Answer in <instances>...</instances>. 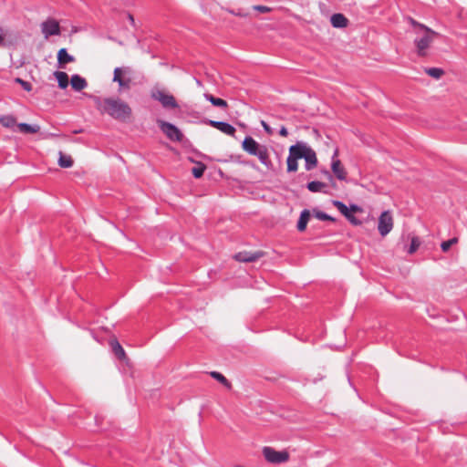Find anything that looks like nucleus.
<instances>
[{"label":"nucleus","mask_w":467,"mask_h":467,"mask_svg":"<svg viewBox=\"0 0 467 467\" xmlns=\"http://www.w3.org/2000/svg\"><path fill=\"white\" fill-rule=\"evenodd\" d=\"M326 221L335 222L336 220H335V218H333L332 216L327 214V218Z\"/></svg>","instance_id":"58836bf2"},{"label":"nucleus","mask_w":467,"mask_h":467,"mask_svg":"<svg viewBox=\"0 0 467 467\" xmlns=\"http://www.w3.org/2000/svg\"><path fill=\"white\" fill-rule=\"evenodd\" d=\"M150 98L156 101H159L166 109H174L179 108V104L177 103L174 96L158 85H155L150 89Z\"/></svg>","instance_id":"20e7f679"},{"label":"nucleus","mask_w":467,"mask_h":467,"mask_svg":"<svg viewBox=\"0 0 467 467\" xmlns=\"http://www.w3.org/2000/svg\"><path fill=\"white\" fill-rule=\"evenodd\" d=\"M210 375H211L212 378H213L214 379L218 380L220 383H222L226 388L230 389L232 387V385L229 382V380L223 374H221L220 372L212 371L210 373Z\"/></svg>","instance_id":"bb28decb"},{"label":"nucleus","mask_w":467,"mask_h":467,"mask_svg":"<svg viewBox=\"0 0 467 467\" xmlns=\"http://www.w3.org/2000/svg\"><path fill=\"white\" fill-rule=\"evenodd\" d=\"M393 228V218L389 211L383 212L379 218L378 230L382 236L387 235Z\"/></svg>","instance_id":"1a4fd4ad"},{"label":"nucleus","mask_w":467,"mask_h":467,"mask_svg":"<svg viewBox=\"0 0 467 467\" xmlns=\"http://www.w3.org/2000/svg\"><path fill=\"white\" fill-rule=\"evenodd\" d=\"M4 38L3 36L0 35V44L3 42Z\"/></svg>","instance_id":"a19ab883"},{"label":"nucleus","mask_w":467,"mask_h":467,"mask_svg":"<svg viewBox=\"0 0 467 467\" xmlns=\"http://www.w3.org/2000/svg\"><path fill=\"white\" fill-rule=\"evenodd\" d=\"M0 124L5 128H14L16 125V119L12 115H1Z\"/></svg>","instance_id":"b1692460"},{"label":"nucleus","mask_w":467,"mask_h":467,"mask_svg":"<svg viewBox=\"0 0 467 467\" xmlns=\"http://www.w3.org/2000/svg\"><path fill=\"white\" fill-rule=\"evenodd\" d=\"M408 21L413 27V33L415 35L413 43L415 45L417 54L420 57H426L431 43L436 37L440 36V34L427 26L419 23L412 17H409Z\"/></svg>","instance_id":"f03ea898"},{"label":"nucleus","mask_w":467,"mask_h":467,"mask_svg":"<svg viewBox=\"0 0 467 467\" xmlns=\"http://www.w3.org/2000/svg\"><path fill=\"white\" fill-rule=\"evenodd\" d=\"M313 213L317 219L322 220V221H325L327 218V214L326 213L316 210V209L313 210Z\"/></svg>","instance_id":"72a5a7b5"},{"label":"nucleus","mask_w":467,"mask_h":467,"mask_svg":"<svg viewBox=\"0 0 467 467\" xmlns=\"http://www.w3.org/2000/svg\"><path fill=\"white\" fill-rule=\"evenodd\" d=\"M70 84L72 88L76 91H80L88 86L87 80L78 74L71 77Z\"/></svg>","instance_id":"f3484780"},{"label":"nucleus","mask_w":467,"mask_h":467,"mask_svg":"<svg viewBox=\"0 0 467 467\" xmlns=\"http://www.w3.org/2000/svg\"><path fill=\"white\" fill-rule=\"evenodd\" d=\"M58 165L62 168H70L73 166V160L71 156L59 152Z\"/></svg>","instance_id":"393cba45"},{"label":"nucleus","mask_w":467,"mask_h":467,"mask_svg":"<svg viewBox=\"0 0 467 467\" xmlns=\"http://www.w3.org/2000/svg\"><path fill=\"white\" fill-rule=\"evenodd\" d=\"M309 149L310 146L306 142L297 141L296 144L290 146L288 155L296 160L304 159Z\"/></svg>","instance_id":"f8f14e48"},{"label":"nucleus","mask_w":467,"mask_h":467,"mask_svg":"<svg viewBox=\"0 0 467 467\" xmlns=\"http://www.w3.org/2000/svg\"><path fill=\"white\" fill-rule=\"evenodd\" d=\"M18 130L23 133L35 134L39 131L40 128L37 125H30L27 123L17 124Z\"/></svg>","instance_id":"5701e85b"},{"label":"nucleus","mask_w":467,"mask_h":467,"mask_svg":"<svg viewBox=\"0 0 467 467\" xmlns=\"http://www.w3.org/2000/svg\"><path fill=\"white\" fill-rule=\"evenodd\" d=\"M131 69L129 67H116L113 72V81L119 85V90H129L131 87Z\"/></svg>","instance_id":"423d86ee"},{"label":"nucleus","mask_w":467,"mask_h":467,"mask_svg":"<svg viewBox=\"0 0 467 467\" xmlns=\"http://www.w3.org/2000/svg\"><path fill=\"white\" fill-rule=\"evenodd\" d=\"M129 18H130V21H131L132 23L134 22V18L131 15H129Z\"/></svg>","instance_id":"ea45409f"},{"label":"nucleus","mask_w":467,"mask_h":467,"mask_svg":"<svg viewBox=\"0 0 467 467\" xmlns=\"http://www.w3.org/2000/svg\"><path fill=\"white\" fill-rule=\"evenodd\" d=\"M94 102L101 114H107L116 120L126 122L132 115L130 105L119 98L94 97Z\"/></svg>","instance_id":"f257e3e1"},{"label":"nucleus","mask_w":467,"mask_h":467,"mask_svg":"<svg viewBox=\"0 0 467 467\" xmlns=\"http://www.w3.org/2000/svg\"><path fill=\"white\" fill-rule=\"evenodd\" d=\"M337 154L338 150H336L332 157L331 170L339 181H344L347 178V172L345 168L342 166L341 161L337 159Z\"/></svg>","instance_id":"ddd939ff"},{"label":"nucleus","mask_w":467,"mask_h":467,"mask_svg":"<svg viewBox=\"0 0 467 467\" xmlns=\"http://www.w3.org/2000/svg\"><path fill=\"white\" fill-rule=\"evenodd\" d=\"M298 160L291 157L288 155L287 157V160H286V164H287V171L288 172H295L297 171L298 169V162H297Z\"/></svg>","instance_id":"c85d7f7f"},{"label":"nucleus","mask_w":467,"mask_h":467,"mask_svg":"<svg viewBox=\"0 0 467 467\" xmlns=\"http://www.w3.org/2000/svg\"><path fill=\"white\" fill-rule=\"evenodd\" d=\"M205 170H206V166L202 163H199L197 166L192 168V175L198 179L203 175Z\"/></svg>","instance_id":"7c9ffc66"},{"label":"nucleus","mask_w":467,"mask_h":467,"mask_svg":"<svg viewBox=\"0 0 467 467\" xmlns=\"http://www.w3.org/2000/svg\"><path fill=\"white\" fill-rule=\"evenodd\" d=\"M232 14H234V16H241V17H244V16H247V14H246V13H243V12H241V11H238V12H234V11H232Z\"/></svg>","instance_id":"4c0bfd02"},{"label":"nucleus","mask_w":467,"mask_h":467,"mask_svg":"<svg viewBox=\"0 0 467 467\" xmlns=\"http://www.w3.org/2000/svg\"><path fill=\"white\" fill-rule=\"evenodd\" d=\"M157 123L161 130L168 139L177 142H181L182 140L183 134L175 125L161 119H158Z\"/></svg>","instance_id":"0eeeda50"},{"label":"nucleus","mask_w":467,"mask_h":467,"mask_svg":"<svg viewBox=\"0 0 467 467\" xmlns=\"http://www.w3.org/2000/svg\"><path fill=\"white\" fill-rule=\"evenodd\" d=\"M16 81L18 82L25 90L30 91L32 89V85L29 82L21 78H16Z\"/></svg>","instance_id":"473e14b6"},{"label":"nucleus","mask_w":467,"mask_h":467,"mask_svg":"<svg viewBox=\"0 0 467 467\" xmlns=\"http://www.w3.org/2000/svg\"><path fill=\"white\" fill-rule=\"evenodd\" d=\"M420 238H419V237H417V236H413V237L411 238V242H410V247H409V249H408V253H409L410 254H414V253L418 250V248L420 247Z\"/></svg>","instance_id":"c756f323"},{"label":"nucleus","mask_w":467,"mask_h":467,"mask_svg":"<svg viewBox=\"0 0 467 467\" xmlns=\"http://www.w3.org/2000/svg\"><path fill=\"white\" fill-rule=\"evenodd\" d=\"M330 23L336 28H344L348 26V20L344 15L337 13L331 16Z\"/></svg>","instance_id":"dca6fc26"},{"label":"nucleus","mask_w":467,"mask_h":467,"mask_svg":"<svg viewBox=\"0 0 467 467\" xmlns=\"http://www.w3.org/2000/svg\"><path fill=\"white\" fill-rule=\"evenodd\" d=\"M57 61L60 65H65L75 61L73 56L69 55L66 48L59 49L57 53Z\"/></svg>","instance_id":"6ab92c4d"},{"label":"nucleus","mask_w":467,"mask_h":467,"mask_svg":"<svg viewBox=\"0 0 467 467\" xmlns=\"http://www.w3.org/2000/svg\"><path fill=\"white\" fill-rule=\"evenodd\" d=\"M110 346H111L113 353L116 355V357L119 359L122 360L126 358V353H125L123 348L117 340H112L110 342Z\"/></svg>","instance_id":"4be33fe9"},{"label":"nucleus","mask_w":467,"mask_h":467,"mask_svg":"<svg viewBox=\"0 0 467 467\" xmlns=\"http://www.w3.org/2000/svg\"><path fill=\"white\" fill-rule=\"evenodd\" d=\"M253 8L260 13H269L272 11L271 7L265 5H254Z\"/></svg>","instance_id":"f704fd0d"},{"label":"nucleus","mask_w":467,"mask_h":467,"mask_svg":"<svg viewBox=\"0 0 467 467\" xmlns=\"http://www.w3.org/2000/svg\"><path fill=\"white\" fill-rule=\"evenodd\" d=\"M54 75L57 80L58 87L60 88L64 89L68 86V76L66 72L56 71Z\"/></svg>","instance_id":"aec40b11"},{"label":"nucleus","mask_w":467,"mask_h":467,"mask_svg":"<svg viewBox=\"0 0 467 467\" xmlns=\"http://www.w3.org/2000/svg\"><path fill=\"white\" fill-rule=\"evenodd\" d=\"M458 242V239L457 238H451L448 241H445V242H442L441 244V250L443 252H447L449 251V249L451 248V246L454 244H456Z\"/></svg>","instance_id":"2f4dec72"},{"label":"nucleus","mask_w":467,"mask_h":467,"mask_svg":"<svg viewBox=\"0 0 467 467\" xmlns=\"http://www.w3.org/2000/svg\"><path fill=\"white\" fill-rule=\"evenodd\" d=\"M425 72L431 78L439 79L444 74V71L439 67H427Z\"/></svg>","instance_id":"cd10ccee"},{"label":"nucleus","mask_w":467,"mask_h":467,"mask_svg":"<svg viewBox=\"0 0 467 467\" xmlns=\"http://www.w3.org/2000/svg\"><path fill=\"white\" fill-rule=\"evenodd\" d=\"M304 160L306 161L305 168L306 171H311L317 165L316 151L311 147L304 157Z\"/></svg>","instance_id":"2eb2a0df"},{"label":"nucleus","mask_w":467,"mask_h":467,"mask_svg":"<svg viewBox=\"0 0 467 467\" xmlns=\"http://www.w3.org/2000/svg\"><path fill=\"white\" fill-rule=\"evenodd\" d=\"M263 455L265 459L271 463L285 462L289 459V454L285 451H278L272 447H264Z\"/></svg>","instance_id":"6e6552de"},{"label":"nucleus","mask_w":467,"mask_h":467,"mask_svg":"<svg viewBox=\"0 0 467 467\" xmlns=\"http://www.w3.org/2000/svg\"><path fill=\"white\" fill-rule=\"evenodd\" d=\"M261 125L263 126L265 131L268 134V135H272L273 134V129L264 120L261 121Z\"/></svg>","instance_id":"c9c22d12"},{"label":"nucleus","mask_w":467,"mask_h":467,"mask_svg":"<svg viewBox=\"0 0 467 467\" xmlns=\"http://www.w3.org/2000/svg\"><path fill=\"white\" fill-rule=\"evenodd\" d=\"M204 98L215 107H219L222 109H226L228 107L226 100H224L223 99L215 98L213 95L208 94V93L204 94Z\"/></svg>","instance_id":"412c9836"},{"label":"nucleus","mask_w":467,"mask_h":467,"mask_svg":"<svg viewBox=\"0 0 467 467\" xmlns=\"http://www.w3.org/2000/svg\"><path fill=\"white\" fill-rule=\"evenodd\" d=\"M326 183L318 182V181H313L307 183L306 187L307 189L312 192H322L324 188H326Z\"/></svg>","instance_id":"a878e982"},{"label":"nucleus","mask_w":467,"mask_h":467,"mask_svg":"<svg viewBox=\"0 0 467 467\" xmlns=\"http://www.w3.org/2000/svg\"><path fill=\"white\" fill-rule=\"evenodd\" d=\"M279 134L282 136V137H287L288 135V131H287V129L285 127V126H282L280 130H279Z\"/></svg>","instance_id":"e433bc0d"},{"label":"nucleus","mask_w":467,"mask_h":467,"mask_svg":"<svg viewBox=\"0 0 467 467\" xmlns=\"http://www.w3.org/2000/svg\"><path fill=\"white\" fill-rule=\"evenodd\" d=\"M42 33L46 38L51 36H57L60 34V27L57 21L54 19H48L41 24Z\"/></svg>","instance_id":"9b49d317"},{"label":"nucleus","mask_w":467,"mask_h":467,"mask_svg":"<svg viewBox=\"0 0 467 467\" xmlns=\"http://www.w3.org/2000/svg\"><path fill=\"white\" fill-rule=\"evenodd\" d=\"M207 123L213 127V128H215L217 129L218 130H220L221 132L226 134V135H229V136H234V133H235V128L227 123V122H224V121H217V120H208Z\"/></svg>","instance_id":"4468645a"},{"label":"nucleus","mask_w":467,"mask_h":467,"mask_svg":"<svg viewBox=\"0 0 467 467\" xmlns=\"http://www.w3.org/2000/svg\"><path fill=\"white\" fill-rule=\"evenodd\" d=\"M310 215H311L310 212L307 209H305L301 212L299 220H298L297 225H296L297 230L299 232H304L306 230L307 223L310 219Z\"/></svg>","instance_id":"a211bd4d"},{"label":"nucleus","mask_w":467,"mask_h":467,"mask_svg":"<svg viewBox=\"0 0 467 467\" xmlns=\"http://www.w3.org/2000/svg\"><path fill=\"white\" fill-rule=\"evenodd\" d=\"M242 148L248 154L256 156L260 162L266 168L272 167V161L269 158V151L265 145L259 144L251 136H246L243 140Z\"/></svg>","instance_id":"7ed1b4c3"},{"label":"nucleus","mask_w":467,"mask_h":467,"mask_svg":"<svg viewBox=\"0 0 467 467\" xmlns=\"http://www.w3.org/2000/svg\"><path fill=\"white\" fill-rule=\"evenodd\" d=\"M265 255V253L262 251L255 252H247L243 251L234 254V258L238 262L243 263H252L255 262L258 259L262 258Z\"/></svg>","instance_id":"9d476101"},{"label":"nucleus","mask_w":467,"mask_h":467,"mask_svg":"<svg viewBox=\"0 0 467 467\" xmlns=\"http://www.w3.org/2000/svg\"><path fill=\"white\" fill-rule=\"evenodd\" d=\"M333 205L348 219V221L353 225H360L362 223L356 216L354 213H361L362 208L357 204H351L348 207L341 201H333Z\"/></svg>","instance_id":"39448f33"}]
</instances>
